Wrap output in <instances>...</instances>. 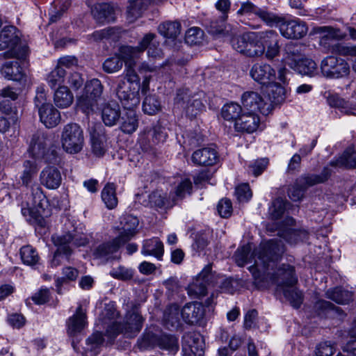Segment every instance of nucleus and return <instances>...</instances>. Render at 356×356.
I'll return each mask as SVG.
<instances>
[{
	"label": "nucleus",
	"mask_w": 356,
	"mask_h": 356,
	"mask_svg": "<svg viewBox=\"0 0 356 356\" xmlns=\"http://www.w3.org/2000/svg\"><path fill=\"white\" fill-rule=\"evenodd\" d=\"M118 316L114 304L105 305L99 321L106 329L108 339L113 341L119 334H122L127 338L135 337L142 328L143 317L138 313L132 312L127 315L125 322L122 324L115 321Z\"/></svg>",
	"instance_id": "f257e3e1"
},
{
	"label": "nucleus",
	"mask_w": 356,
	"mask_h": 356,
	"mask_svg": "<svg viewBox=\"0 0 356 356\" xmlns=\"http://www.w3.org/2000/svg\"><path fill=\"white\" fill-rule=\"evenodd\" d=\"M127 88L122 83L118 92V99L120 101L124 111L120 115V129L124 134H131L134 133L138 127V116L135 108L140 104V97L136 96V90L133 93L126 94L124 90Z\"/></svg>",
	"instance_id": "f03ea898"
},
{
	"label": "nucleus",
	"mask_w": 356,
	"mask_h": 356,
	"mask_svg": "<svg viewBox=\"0 0 356 356\" xmlns=\"http://www.w3.org/2000/svg\"><path fill=\"white\" fill-rule=\"evenodd\" d=\"M31 203L25 202L21 204L22 216L30 224L44 227L46 221L42 216L47 200L42 188L38 184L31 186Z\"/></svg>",
	"instance_id": "7ed1b4c3"
},
{
	"label": "nucleus",
	"mask_w": 356,
	"mask_h": 356,
	"mask_svg": "<svg viewBox=\"0 0 356 356\" xmlns=\"http://www.w3.org/2000/svg\"><path fill=\"white\" fill-rule=\"evenodd\" d=\"M138 51L134 47L130 46H124L120 47V55L124 60L126 75L127 81L121 80L118 84L116 94L118 97L120 88L122 83L125 85L127 89L124 90L127 95L136 92V96L140 97L139 91L140 89V77L135 71L134 67L136 65V60L138 58Z\"/></svg>",
	"instance_id": "20e7f679"
},
{
	"label": "nucleus",
	"mask_w": 356,
	"mask_h": 356,
	"mask_svg": "<svg viewBox=\"0 0 356 356\" xmlns=\"http://www.w3.org/2000/svg\"><path fill=\"white\" fill-rule=\"evenodd\" d=\"M51 135L42 130H38L31 137L28 151L30 155L47 163H54L57 160V152L51 149Z\"/></svg>",
	"instance_id": "39448f33"
},
{
	"label": "nucleus",
	"mask_w": 356,
	"mask_h": 356,
	"mask_svg": "<svg viewBox=\"0 0 356 356\" xmlns=\"http://www.w3.org/2000/svg\"><path fill=\"white\" fill-rule=\"evenodd\" d=\"M19 31L14 26H6L0 32V51L8 49L3 53L5 58L24 60L28 54V47L20 44Z\"/></svg>",
	"instance_id": "423d86ee"
},
{
	"label": "nucleus",
	"mask_w": 356,
	"mask_h": 356,
	"mask_svg": "<svg viewBox=\"0 0 356 356\" xmlns=\"http://www.w3.org/2000/svg\"><path fill=\"white\" fill-rule=\"evenodd\" d=\"M103 86L97 79L87 81L83 94L78 99V106L85 113L89 114L99 109L104 99L102 97Z\"/></svg>",
	"instance_id": "0eeeda50"
},
{
	"label": "nucleus",
	"mask_w": 356,
	"mask_h": 356,
	"mask_svg": "<svg viewBox=\"0 0 356 356\" xmlns=\"http://www.w3.org/2000/svg\"><path fill=\"white\" fill-rule=\"evenodd\" d=\"M204 102L205 94L200 91L193 95L188 89H180L177 90L175 104L185 111L186 115L191 119L195 118L204 108Z\"/></svg>",
	"instance_id": "6e6552de"
},
{
	"label": "nucleus",
	"mask_w": 356,
	"mask_h": 356,
	"mask_svg": "<svg viewBox=\"0 0 356 356\" xmlns=\"http://www.w3.org/2000/svg\"><path fill=\"white\" fill-rule=\"evenodd\" d=\"M284 245L277 240H270L261 245L258 251L254 252L256 266H262L264 270L273 268L275 262L284 252Z\"/></svg>",
	"instance_id": "1a4fd4ad"
},
{
	"label": "nucleus",
	"mask_w": 356,
	"mask_h": 356,
	"mask_svg": "<svg viewBox=\"0 0 356 356\" xmlns=\"http://www.w3.org/2000/svg\"><path fill=\"white\" fill-rule=\"evenodd\" d=\"M60 140L62 147L66 152L76 154L82 149L84 144L83 131L79 124L69 123L63 129Z\"/></svg>",
	"instance_id": "9d476101"
},
{
	"label": "nucleus",
	"mask_w": 356,
	"mask_h": 356,
	"mask_svg": "<svg viewBox=\"0 0 356 356\" xmlns=\"http://www.w3.org/2000/svg\"><path fill=\"white\" fill-rule=\"evenodd\" d=\"M275 18L269 25L277 26L281 34L286 38L300 39L307 33L308 27L304 22L299 19L286 21L276 15H275Z\"/></svg>",
	"instance_id": "9b49d317"
},
{
	"label": "nucleus",
	"mask_w": 356,
	"mask_h": 356,
	"mask_svg": "<svg viewBox=\"0 0 356 356\" xmlns=\"http://www.w3.org/2000/svg\"><path fill=\"white\" fill-rule=\"evenodd\" d=\"M317 32L324 33L320 40V44L323 46H332L334 50L341 56H355L356 47H348L341 44H333V40L339 38V31L329 26L318 27Z\"/></svg>",
	"instance_id": "f8f14e48"
},
{
	"label": "nucleus",
	"mask_w": 356,
	"mask_h": 356,
	"mask_svg": "<svg viewBox=\"0 0 356 356\" xmlns=\"http://www.w3.org/2000/svg\"><path fill=\"white\" fill-rule=\"evenodd\" d=\"M321 72L324 76L338 79L349 74L350 66L343 59L330 56L325 58L321 63Z\"/></svg>",
	"instance_id": "ddd939ff"
},
{
	"label": "nucleus",
	"mask_w": 356,
	"mask_h": 356,
	"mask_svg": "<svg viewBox=\"0 0 356 356\" xmlns=\"http://www.w3.org/2000/svg\"><path fill=\"white\" fill-rule=\"evenodd\" d=\"M242 104L248 112L257 113L259 111L263 115H268L270 112V104L264 102L262 97L257 92L248 91L242 95Z\"/></svg>",
	"instance_id": "4468645a"
},
{
	"label": "nucleus",
	"mask_w": 356,
	"mask_h": 356,
	"mask_svg": "<svg viewBox=\"0 0 356 356\" xmlns=\"http://www.w3.org/2000/svg\"><path fill=\"white\" fill-rule=\"evenodd\" d=\"M271 280L277 286L293 287L298 282L294 267L289 264H282L272 275Z\"/></svg>",
	"instance_id": "2eb2a0df"
},
{
	"label": "nucleus",
	"mask_w": 356,
	"mask_h": 356,
	"mask_svg": "<svg viewBox=\"0 0 356 356\" xmlns=\"http://www.w3.org/2000/svg\"><path fill=\"white\" fill-rule=\"evenodd\" d=\"M88 130L92 152L96 156L101 157L106 151V136L103 132V127L100 124H93Z\"/></svg>",
	"instance_id": "dca6fc26"
},
{
	"label": "nucleus",
	"mask_w": 356,
	"mask_h": 356,
	"mask_svg": "<svg viewBox=\"0 0 356 356\" xmlns=\"http://www.w3.org/2000/svg\"><path fill=\"white\" fill-rule=\"evenodd\" d=\"M227 15H221L218 17L212 18L207 25L208 32L217 37L231 36L236 34V29L233 28L230 24H225L227 19Z\"/></svg>",
	"instance_id": "f3484780"
},
{
	"label": "nucleus",
	"mask_w": 356,
	"mask_h": 356,
	"mask_svg": "<svg viewBox=\"0 0 356 356\" xmlns=\"http://www.w3.org/2000/svg\"><path fill=\"white\" fill-rule=\"evenodd\" d=\"M217 277L211 271V265H207L188 284L187 289H207L215 286Z\"/></svg>",
	"instance_id": "a211bd4d"
},
{
	"label": "nucleus",
	"mask_w": 356,
	"mask_h": 356,
	"mask_svg": "<svg viewBox=\"0 0 356 356\" xmlns=\"http://www.w3.org/2000/svg\"><path fill=\"white\" fill-rule=\"evenodd\" d=\"M250 74L255 81L263 85L273 83L276 79L275 70L266 63L254 64Z\"/></svg>",
	"instance_id": "6ab92c4d"
},
{
	"label": "nucleus",
	"mask_w": 356,
	"mask_h": 356,
	"mask_svg": "<svg viewBox=\"0 0 356 356\" xmlns=\"http://www.w3.org/2000/svg\"><path fill=\"white\" fill-rule=\"evenodd\" d=\"M183 320L188 324H198L204 317L205 310L202 303L195 302L187 303L181 312Z\"/></svg>",
	"instance_id": "aec40b11"
},
{
	"label": "nucleus",
	"mask_w": 356,
	"mask_h": 356,
	"mask_svg": "<svg viewBox=\"0 0 356 356\" xmlns=\"http://www.w3.org/2000/svg\"><path fill=\"white\" fill-rule=\"evenodd\" d=\"M138 222L136 217L131 215L124 216L120 221V232L119 236L116 237V241L124 244L130 241L136 234Z\"/></svg>",
	"instance_id": "412c9836"
},
{
	"label": "nucleus",
	"mask_w": 356,
	"mask_h": 356,
	"mask_svg": "<svg viewBox=\"0 0 356 356\" xmlns=\"http://www.w3.org/2000/svg\"><path fill=\"white\" fill-rule=\"evenodd\" d=\"M117 9L106 3L96 4L92 9V15L97 23L114 22L116 20Z\"/></svg>",
	"instance_id": "4be33fe9"
},
{
	"label": "nucleus",
	"mask_w": 356,
	"mask_h": 356,
	"mask_svg": "<svg viewBox=\"0 0 356 356\" xmlns=\"http://www.w3.org/2000/svg\"><path fill=\"white\" fill-rule=\"evenodd\" d=\"M195 165L199 166H211L218 160L217 151L212 147H203L195 151L191 157Z\"/></svg>",
	"instance_id": "5701e85b"
},
{
	"label": "nucleus",
	"mask_w": 356,
	"mask_h": 356,
	"mask_svg": "<svg viewBox=\"0 0 356 356\" xmlns=\"http://www.w3.org/2000/svg\"><path fill=\"white\" fill-rule=\"evenodd\" d=\"M40 184L48 189H56L62 183L60 170L54 166L44 168L40 175Z\"/></svg>",
	"instance_id": "b1692460"
},
{
	"label": "nucleus",
	"mask_w": 356,
	"mask_h": 356,
	"mask_svg": "<svg viewBox=\"0 0 356 356\" xmlns=\"http://www.w3.org/2000/svg\"><path fill=\"white\" fill-rule=\"evenodd\" d=\"M259 122V118L256 113L248 112L241 114L239 119L236 120L234 127L237 131L250 134L257 129Z\"/></svg>",
	"instance_id": "393cba45"
},
{
	"label": "nucleus",
	"mask_w": 356,
	"mask_h": 356,
	"mask_svg": "<svg viewBox=\"0 0 356 356\" xmlns=\"http://www.w3.org/2000/svg\"><path fill=\"white\" fill-rule=\"evenodd\" d=\"M285 222L286 227L280 230V236L284 238L289 243H296L300 241L306 240L308 238V233L305 230L294 229L291 227L295 223L293 218L289 217L286 218Z\"/></svg>",
	"instance_id": "a878e982"
},
{
	"label": "nucleus",
	"mask_w": 356,
	"mask_h": 356,
	"mask_svg": "<svg viewBox=\"0 0 356 356\" xmlns=\"http://www.w3.org/2000/svg\"><path fill=\"white\" fill-rule=\"evenodd\" d=\"M289 66L298 73L309 76H313L317 73V65L311 58L302 57L291 60Z\"/></svg>",
	"instance_id": "bb28decb"
},
{
	"label": "nucleus",
	"mask_w": 356,
	"mask_h": 356,
	"mask_svg": "<svg viewBox=\"0 0 356 356\" xmlns=\"http://www.w3.org/2000/svg\"><path fill=\"white\" fill-rule=\"evenodd\" d=\"M252 14L261 18L268 25L272 20L275 19L274 13L261 9L250 1L243 3L241 8L237 11L238 15H251Z\"/></svg>",
	"instance_id": "cd10ccee"
},
{
	"label": "nucleus",
	"mask_w": 356,
	"mask_h": 356,
	"mask_svg": "<svg viewBox=\"0 0 356 356\" xmlns=\"http://www.w3.org/2000/svg\"><path fill=\"white\" fill-rule=\"evenodd\" d=\"M72 233L67 232L61 235H53L51 240L54 244L57 247L56 254L63 255L67 260L72 254Z\"/></svg>",
	"instance_id": "c85d7f7f"
},
{
	"label": "nucleus",
	"mask_w": 356,
	"mask_h": 356,
	"mask_svg": "<svg viewBox=\"0 0 356 356\" xmlns=\"http://www.w3.org/2000/svg\"><path fill=\"white\" fill-rule=\"evenodd\" d=\"M121 114L120 107L116 102L106 104L102 108V120L107 127L116 125L120 121Z\"/></svg>",
	"instance_id": "c756f323"
},
{
	"label": "nucleus",
	"mask_w": 356,
	"mask_h": 356,
	"mask_svg": "<svg viewBox=\"0 0 356 356\" xmlns=\"http://www.w3.org/2000/svg\"><path fill=\"white\" fill-rule=\"evenodd\" d=\"M38 113L41 122L47 128L56 127L60 121L59 111L51 104L40 108Z\"/></svg>",
	"instance_id": "7c9ffc66"
},
{
	"label": "nucleus",
	"mask_w": 356,
	"mask_h": 356,
	"mask_svg": "<svg viewBox=\"0 0 356 356\" xmlns=\"http://www.w3.org/2000/svg\"><path fill=\"white\" fill-rule=\"evenodd\" d=\"M332 174V170L326 166L323 168L320 175H305L299 177L297 180L298 184L306 191L309 187L327 181Z\"/></svg>",
	"instance_id": "2f4dec72"
},
{
	"label": "nucleus",
	"mask_w": 356,
	"mask_h": 356,
	"mask_svg": "<svg viewBox=\"0 0 356 356\" xmlns=\"http://www.w3.org/2000/svg\"><path fill=\"white\" fill-rule=\"evenodd\" d=\"M181 315L178 305H170L164 312L163 319L164 326L169 330H177L181 325Z\"/></svg>",
	"instance_id": "473e14b6"
},
{
	"label": "nucleus",
	"mask_w": 356,
	"mask_h": 356,
	"mask_svg": "<svg viewBox=\"0 0 356 356\" xmlns=\"http://www.w3.org/2000/svg\"><path fill=\"white\" fill-rule=\"evenodd\" d=\"M154 38L155 35L152 33H149L145 35L140 42V47L136 48L139 52L138 56L140 53L147 49V55L149 57L153 58L162 57V50L158 47L156 42L154 40Z\"/></svg>",
	"instance_id": "72a5a7b5"
},
{
	"label": "nucleus",
	"mask_w": 356,
	"mask_h": 356,
	"mask_svg": "<svg viewBox=\"0 0 356 356\" xmlns=\"http://www.w3.org/2000/svg\"><path fill=\"white\" fill-rule=\"evenodd\" d=\"M19 60L6 62L1 67V74L9 80L21 81L24 78V73L20 66Z\"/></svg>",
	"instance_id": "f704fd0d"
},
{
	"label": "nucleus",
	"mask_w": 356,
	"mask_h": 356,
	"mask_svg": "<svg viewBox=\"0 0 356 356\" xmlns=\"http://www.w3.org/2000/svg\"><path fill=\"white\" fill-rule=\"evenodd\" d=\"M149 0H129V6L127 8V19L129 23L134 22L143 15L147 10Z\"/></svg>",
	"instance_id": "c9c22d12"
},
{
	"label": "nucleus",
	"mask_w": 356,
	"mask_h": 356,
	"mask_svg": "<svg viewBox=\"0 0 356 356\" xmlns=\"http://www.w3.org/2000/svg\"><path fill=\"white\" fill-rule=\"evenodd\" d=\"M329 165L334 168H355L356 167V152L354 145L348 147L343 154Z\"/></svg>",
	"instance_id": "e433bc0d"
},
{
	"label": "nucleus",
	"mask_w": 356,
	"mask_h": 356,
	"mask_svg": "<svg viewBox=\"0 0 356 356\" xmlns=\"http://www.w3.org/2000/svg\"><path fill=\"white\" fill-rule=\"evenodd\" d=\"M86 312L82 309V306L79 305L75 314L70 317L67 321L68 333L72 335L80 332L86 326Z\"/></svg>",
	"instance_id": "4c0bfd02"
},
{
	"label": "nucleus",
	"mask_w": 356,
	"mask_h": 356,
	"mask_svg": "<svg viewBox=\"0 0 356 356\" xmlns=\"http://www.w3.org/2000/svg\"><path fill=\"white\" fill-rule=\"evenodd\" d=\"M124 245L123 243H120V241H116V238H114L112 241L104 243L96 248L94 251V255L97 258L99 259H115V257H113L112 254L116 252L119 248Z\"/></svg>",
	"instance_id": "58836bf2"
},
{
	"label": "nucleus",
	"mask_w": 356,
	"mask_h": 356,
	"mask_svg": "<svg viewBox=\"0 0 356 356\" xmlns=\"http://www.w3.org/2000/svg\"><path fill=\"white\" fill-rule=\"evenodd\" d=\"M163 252V244L157 238L145 240L141 250L142 254L154 256L159 260L161 259Z\"/></svg>",
	"instance_id": "ea45409f"
},
{
	"label": "nucleus",
	"mask_w": 356,
	"mask_h": 356,
	"mask_svg": "<svg viewBox=\"0 0 356 356\" xmlns=\"http://www.w3.org/2000/svg\"><path fill=\"white\" fill-rule=\"evenodd\" d=\"M274 296L282 301H288L296 309L299 308L303 301L302 291H275Z\"/></svg>",
	"instance_id": "a19ab883"
},
{
	"label": "nucleus",
	"mask_w": 356,
	"mask_h": 356,
	"mask_svg": "<svg viewBox=\"0 0 356 356\" xmlns=\"http://www.w3.org/2000/svg\"><path fill=\"white\" fill-rule=\"evenodd\" d=\"M327 102L330 106L339 108L341 112L346 115H355V105L348 101L340 98L337 94L329 93L327 96Z\"/></svg>",
	"instance_id": "79ce46f5"
},
{
	"label": "nucleus",
	"mask_w": 356,
	"mask_h": 356,
	"mask_svg": "<svg viewBox=\"0 0 356 356\" xmlns=\"http://www.w3.org/2000/svg\"><path fill=\"white\" fill-rule=\"evenodd\" d=\"M155 341L159 347L172 353H175L179 350L178 339L174 335L161 334L155 337Z\"/></svg>",
	"instance_id": "37998d69"
},
{
	"label": "nucleus",
	"mask_w": 356,
	"mask_h": 356,
	"mask_svg": "<svg viewBox=\"0 0 356 356\" xmlns=\"http://www.w3.org/2000/svg\"><path fill=\"white\" fill-rule=\"evenodd\" d=\"M54 101L58 108H67L72 104L73 95L67 87L60 86L54 93Z\"/></svg>",
	"instance_id": "c03bdc74"
},
{
	"label": "nucleus",
	"mask_w": 356,
	"mask_h": 356,
	"mask_svg": "<svg viewBox=\"0 0 356 356\" xmlns=\"http://www.w3.org/2000/svg\"><path fill=\"white\" fill-rule=\"evenodd\" d=\"M248 44L246 46L245 56L249 57H255L261 56L264 54V47L259 43L258 33L256 32H249V36L247 38Z\"/></svg>",
	"instance_id": "a18cd8bd"
},
{
	"label": "nucleus",
	"mask_w": 356,
	"mask_h": 356,
	"mask_svg": "<svg viewBox=\"0 0 356 356\" xmlns=\"http://www.w3.org/2000/svg\"><path fill=\"white\" fill-rule=\"evenodd\" d=\"M104 337L101 332H94L86 340V346L84 348L86 353H89L90 356H95L99 353V349L104 342Z\"/></svg>",
	"instance_id": "49530a36"
},
{
	"label": "nucleus",
	"mask_w": 356,
	"mask_h": 356,
	"mask_svg": "<svg viewBox=\"0 0 356 356\" xmlns=\"http://www.w3.org/2000/svg\"><path fill=\"white\" fill-rule=\"evenodd\" d=\"M124 63V60L120 55V49L118 54L105 60L103 63V70L105 72L108 74L115 73L122 69Z\"/></svg>",
	"instance_id": "de8ad7c7"
},
{
	"label": "nucleus",
	"mask_w": 356,
	"mask_h": 356,
	"mask_svg": "<svg viewBox=\"0 0 356 356\" xmlns=\"http://www.w3.org/2000/svg\"><path fill=\"white\" fill-rule=\"evenodd\" d=\"M19 254L22 262L28 266H34L38 264L39 254L35 248L31 245H24L20 248Z\"/></svg>",
	"instance_id": "09e8293b"
},
{
	"label": "nucleus",
	"mask_w": 356,
	"mask_h": 356,
	"mask_svg": "<svg viewBox=\"0 0 356 356\" xmlns=\"http://www.w3.org/2000/svg\"><path fill=\"white\" fill-rule=\"evenodd\" d=\"M159 33L168 38H176L181 33V24L178 22H166L159 25Z\"/></svg>",
	"instance_id": "8fccbe9b"
},
{
	"label": "nucleus",
	"mask_w": 356,
	"mask_h": 356,
	"mask_svg": "<svg viewBox=\"0 0 356 356\" xmlns=\"http://www.w3.org/2000/svg\"><path fill=\"white\" fill-rule=\"evenodd\" d=\"M102 199L107 208L112 209L118 204L115 187L113 184L108 183L102 191Z\"/></svg>",
	"instance_id": "3c124183"
},
{
	"label": "nucleus",
	"mask_w": 356,
	"mask_h": 356,
	"mask_svg": "<svg viewBox=\"0 0 356 356\" xmlns=\"http://www.w3.org/2000/svg\"><path fill=\"white\" fill-rule=\"evenodd\" d=\"M161 110V104L157 96L149 95L145 97L143 102V111L147 115H155Z\"/></svg>",
	"instance_id": "603ef678"
},
{
	"label": "nucleus",
	"mask_w": 356,
	"mask_h": 356,
	"mask_svg": "<svg viewBox=\"0 0 356 356\" xmlns=\"http://www.w3.org/2000/svg\"><path fill=\"white\" fill-rule=\"evenodd\" d=\"M24 170L21 176L22 184L29 186L31 184L33 178L36 175L38 168L35 161H25L23 164Z\"/></svg>",
	"instance_id": "864d4df0"
},
{
	"label": "nucleus",
	"mask_w": 356,
	"mask_h": 356,
	"mask_svg": "<svg viewBox=\"0 0 356 356\" xmlns=\"http://www.w3.org/2000/svg\"><path fill=\"white\" fill-rule=\"evenodd\" d=\"M185 342L188 343L191 352L195 356H202L203 349L200 335L187 333L184 337Z\"/></svg>",
	"instance_id": "5fc2aeb1"
},
{
	"label": "nucleus",
	"mask_w": 356,
	"mask_h": 356,
	"mask_svg": "<svg viewBox=\"0 0 356 356\" xmlns=\"http://www.w3.org/2000/svg\"><path fill=\"white\" fill-rule=\"evenodd\" d=\"M242 108L241 106L236 103H230L225 104L221 111L222 118L225 120H232L236 122L237 119H239L241 115Z\"/></svg>",
	"instance_id": "6e6d98bb"
},
{
	"label": "nucleus",
	"mask_w": 356,
	"mask_h": 356,
	"mask_svg": "<svg viewBox=\"0 0 356 356\" xmlns=\"http://www.w3.org/2000/svg\"><path fill=\"white\" fill-rule=\"evenodd\" d=\"M305 45L298 42H289L285 47V51L287 54L288 63L291 60H296L302 58V51Z\"/></svg>",
	"instance_id": "4d7b16f0"
},
{
	"label": "nucleus",
	"mask_w": 356,
	"mask_h": 356,
	"mask_svg": "<svg viewBox=\"0 0 356 356\" xmlns=\"http://www.w3.org/2000/svg\"><path fill=\"white\" fill-rule=\"evenodd\" d=\"M258 36L259 39V43L264 47V53L265 52L266 47L275 45L276 42H279L278 34L273 30L266 31L258 32Z\"/></svg>",
	"instance_id": "13d9d810"
},
{
	"label": "nucleus",
	"mask_w": 356,
	"mask_h": 356,
	"mask_svg": "<svg viewBox=\"0 0 356 356\" xmlns=\"http://www.w3.org/2000/svg\"><path fill=\"white\" fill-rule=\"evenodd\" d=\"M204 32L198 27L189 29L185 35V41L189 45L200 44L203 40Z\"/></svg>",
	"instance_id": "bf43d9fd"
},
{
	"label": "nucleus",
	"mask_w": 356,
	"mask_h": 356,
	"mask_svg": "<svg viewBox=\"0 0 356 356\" xmlns=\"http://www.w3.org/2000/svg\"><path fill=\"white\" fill-rule=\"evenodd\" d=\"M288 202L281 197L275 199L269 209V213L273 219H279L284 214Z\"/></svg>",
	"instance_id": "052dcab7"
},
{
	"label": "nucleus",
	"mask_w": 356,
	"mask_h": 356,
	"mask_svg": "<svg viewBox=\"0 0 356 356\" xmlns=\"http://www.w3.org/2000/svg\"><path fill=\"white\" fill-rule=\"evenodd\" d=\"M65 74V70L63 67H56L47 76V83L53 88L57 85L60 84Z\"/></svg>",
	"instance_id": "680f3d73"
},
{
	"label": "nucleus",
	"mask_w": 356,
	"mask_h": 356,
	"mask_svg": "<svg viewBox=\"0 0 356 356\" xmlns=\"http://www.w3.org/2000/svg\"><path fill=\"white\" fill-rule=\"evenodd\" d=\"M327 297L339 304H347L351 297L349 291H327Z\"/></svg>",
	"instance_id": "e2e57ef3"
},
{
	"label": "nucleus",
	"mask_w": 356,
	"mask_h": 356,
	"mask_svg": "<svg viewBox=\"0 0 356 356\" xmlns=\"http://www.w3.org/2000/svg\"><path fill=\"white\" fill-rule=\"evenodd\" d=\"M269 98L273 104H280L284 99V89L278 84H273L268 91Z\"/></svg>",
	"instance_id": "0e129e2a"
},
{
	"label": "nucleus",
	"mask_w": 356,
	"mask_h": 356,
	"mask_svg": "<svg viewBox=\"0 0 356 356\" xmlns=\"http://www.w3.org/2000/svg\"><path fill=\"white\" fill-rule=\"evenodd\" d=\"M248 36L249 32L245 33L241 36L233 38L231 41L232 47L238 52L245 55L247 49L246 46L248 44L247 38Z\"/></svg>",
	"instance_id": "69168bd1"
},
{
	"label": "nucleus",
	"mask_w": 356,
	"mask_h": 356,
	"mask_svg": "<svg viewBox=\"0 0 356 356\" xmlns=\"http://www.w3.org/2000/svg\"><path fill=\"white\" fill-rule=\"evenodd\" d=\"M167 137L168 133L165 127L159 124L154 127L152 133V143L154 145L164 143Z\"/></svg>",
	"instance_id": "338daca9"
},
{
	"label": "nucleus",
	"mask_w": 356,
	"mask_h": 356,
	"mask_svg": "<svg viewBox=\"0 0 356 356\" xmlns=\"http://www.w3.org/2000/svg\"><path fill=\"white\" fill-rule=\"evenodd\" d=\"M148 200H145L143 204L146 207L161 208L164 205V198L161 193L156 191L147 195Z\"/></svg>",
	"instance_id": "774afa93"
}]
</instances>
